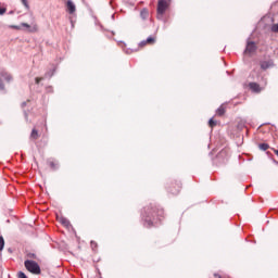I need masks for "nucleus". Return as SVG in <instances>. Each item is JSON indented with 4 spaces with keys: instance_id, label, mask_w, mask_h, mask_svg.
I'll return each instance as SVG.
<instances>
[{
    "instance_id": "nucleus-9",
    "label": "nucleus",
    "mask_w": 278,
    "mask_h": 278,
    "mask_svg": "<svg viewBox=\"0 0 278 278\" xmlns=\"http://www.w3.org/2000/svg\"><path fill=\"white\" fill-rule=\"evenodd\" d=\"M22 27H26L30 34H36L38 31V24H33L31 26L27 23H22Z\"/></svg>"
},
{
    "instance_id": "nucleus-26",
    "label": "nucleus",
    "mask_w": 278,
    "mask_h": 278,
    "mask_svg": "<svg viewBox=\"0 0 278 278\" xmlns=\"http://www.w3.org/2000/svg\"><path fill=\"white\" fill-rule=\"evenodd\" d=\"M0 90H3V80L0 79Z\"/></svg>"
},
{
    "instance_id": "nucleus-3",
    "label": "nucleus",
    "mask_w": 278,
    "mask_h": 278,
    "mask_svg": "<svg viewBox=\"0 0 278 278\" xmlns=\"http://www.w3.org/2000/svg\"><path fill=\"white\" fill-rule=\"evenodd\" d=\"M24 266L28 273H31L33 275H40V265L36 263L35 261H25Z\"/></svg>"
},
{
    "instance_id": "nucleus-8",
    "label": "nucleus",
    "mask_w": 278,
    "mask_h": 278,
    "mask_svg": "<svg viewBox=\"0 0 278 278\" xmlns=\"http://www.w3.org/2000/svg\"><path fill=\"white\" fill-rule=\"evenodd\" d=\"M66 10L68 14H75L77 8L75 7V3L72 0H68L66 2Z\"/></svg>"
},
{
    "instance_id": "nucleus-21",
    "label": "nucleus",
    "mask_w": 278,
    "mask_h": 278,
    "mask_svg": "<svg viewBox=\"0 0 278 278\" xmlns=\"http://www.w3.org/2000/svg\"><path fill=\"white\" fill-rule=\"evenodd\" d=\"M271 31H274V34H278V24H274L271 26Z\"/></svg>"
},
{
    "instance_id": "nucleus-23",
    "label": "nucleus",
    "mask_w": 278,
    "mask_h": 278,
    "mask_svg": "<svg viewBox=\"0 0 278 278\" xmlns=\"http://www.w3.org/2000/svg\"><path fill=\"white\" fill-rule=\"evenodd\" d=\"M27 257H29L30 260H37V256L35 253L27 254Z\"/></svg>"
},
{
    "instance_id": "nucleus-7",
    "label": "nucleus",
    "mask_w": 278,
    "mask_h": 278,
    "mask_svg": "<svg viewBox=\"0 0 278 278\" xmlns=\"http://www.w3.org/2000/svg\"><path fill=\"white\" fill-rule=\"evenodd\" d=\"M249 88L250 90H252V92H256V93H260L262 92V90H264V88H262L257 83H250Z\"/></svg>"
},
{
    "instance_id": "nucleus-13",
    "label": "nucleus",
    "mask_w": 278,
    "mask_h": 278,
    "mask_svg": "<svg viewBox=\"0 0 278 278\" xmlns=\"http://www.w3.org/2000/svg\"><path fill=\"white\" fill-rule=\"evenodd\" d=\"M140 17L142 18V21H147V18H149V10L142 9L140 11Z\"/></svg>"
},
{
    "instance_id": "nucleus-17",
    "label": "nucleus",
    "mask_w": 278,
    "mask_h": 278,
    "mask_svg": "<svg viewBox=\"0 0 278 278\" xmlns=\"http://www.w3.org/2000/svg\"><path fill=\"white\" fill-rule=\"evenodd\" d=\"M270 147L268 146V143H261L258 146V149H261V151H268Z\"/></svg>"
},
{
    "instance_id": "nucleus-12",
    "label": "nucleus",
    "mask_w": 278,
    "mask_h": 278,
    "mask_svg": "<svg viewBox=\"0 0 278 278\" xmlns=\"http://www.w3.org/2000/svg\"><path fill=\"white\" fill-rule=\"evenodd\" d=\"M59 223H61V225H63V227H71V222L65 217H60Z\"/></svg>"
},
{
    "instance_id": "nucleus-15",
    "label": "nucleus",
    "mask_w": 278,
    "mask_h": 278,
    "mask_svg": "<svg viewBox=\"0 0 278 278\" xmlns=\"http://www.w3.org/2000/svg\"><path fill=\"white\" fill-rule=\"evenodd\" d=\"M1 77H3L5 81H10L12 79V75L8 72H1Z\"/></svg>"
},
{
    "instance_id": "nucleus-11",
    "label": "nucleus",
    "mask_w": 278,
    "mask_h": 278,
    "mask_svg": "<svg viewBox=\"0 0 278 278\" xmlns=\"http://www.w3.org/2000/svg\"><path fill=\"white\" fill-rule=\"evenodd\" d=\"M225 112H227V106H225V104H222L217 109L216 114H217V116H225Z\"/></svg>"
},
{
    "instance_id": "nucleus-27",
    "label": "nucleus",
    "mask_w": 278,
    "mask_h": 278,
    "mask_svg": "<svg viewBox=\"0 0 278 278\" xmlns=\"http://www.w3.org/2000/svg\"><path fill=\"white\" fill-rule=\"evenodd\" d=\"M214 278H223L220 274H214Z\"/></svg>"
},
{
    "instance_id": "nucleus-22",
    "label": "nucleus",
    "mask_w": 278,
    "mask_h": 278,
    "mask_svg": "<svg viewBox=\"0 0 278 278\" xmlns=\"http://www.w3.org/2000/svg\"><path fill=\"white\" fill-rule=\"evenodd\" d=\"M22 3L26 8V10H29V2H27V0H22Z\"/></svg>"
},
{
    "instance_id": "nucleus-10",
    "label": "nucleus",
    "mask_w": 278,
    "mask_h": 278,
    "mask_svg": "<svg viewBox=\"0 0 278 278\" xmlns=\"http://www.w3.org/2000/svg\"><path fill=\"white\" fill-rule=\"evenodd\" d=\"M260 66H261L262 71H268V68H270V66H273V61H261Z\"/></svg>"
},
{
    "instance_id": "nucleus-18",
    "label": "nucleus",
    "mask_w": 278,
    "mask_h": 278,
    "mask_svg": "<svg viewBox=\"0 0 278 278\" xmlns=\"http://www.w3.org/2000/svg\"><path fill=\"white\" fill-rule=\"evenodd\" d=\"M208 127H211L212 129H214V127H216V121H214V118H211L208 121Z\"/></svg>"
},
{
    "instance_id": "nucleus-20",
    "label": "nucleus",
    "mask_w": 278,
    "mask_h": 278,
    "mask_svg": "<svg viewBox=\"0 0 278 278\" xmlns=\"http://www.w3.org/2000/svg\"><path fill=\"white\" fill-rule=\"evenodd\" d=\"M91 249H92V251H97V249H98V247H99V244L97 243V241H91Z\"/></svg>"
},
{
    "instance_id": "nucleus-2",
    "label": "nucleus",
    "mask_w": 278,
    "mask_h": 278,
    "mask_svg": "<svg viewBox=\"0 0 278 278\" xmlns=\"http://www.w3.org/2000/svg\"><path fill=\"white\" fill-rule=\"evenodd\" d=\"M173 0H159L156 8V18L162 21L164 14H166V10L170 8V3Z\"/></svg>"
},
{
    "instance_id": "nucleus-28",
    "label": "nucleus",
    "mask_w": 278,
    "mask_h": 278,
    "mask_svg": "<svg viewBox=\"0 0 278 278\" xmlns=\"http://www.w3.org/2000/svg\"><path fill=\"white\" fill-rule=\"evenodd\" d=\"M13 29H21L20 26H12Z\"/></svg>"
},
{
    "instance_id": "nucleus-24",
    "label": "nucleus",
    "mask_w": 278,
    "mask_h": 278,
    "mask_svg": "<svg viewBox=\"0 0 278 278\" xmlns=\"http://www.w3.org/2000/svg\"><path fill=\"white\" fill-rule=\"evenodd\" d=\"M5 12H8V9L0 8V16H3V14H5Z\"/></svg>"
},
{
    "instance_id": "nucleus-14",
    "label": "nucleus",
    "mask_w": 278,
    "mask_h": 278,
    "mask_svg": "<svg viewBox=\"0 0 278 278\" xmlns=\"http://www.w3.org/2000/svg\"><path fill=\"white\" fill-rule=\"evenodd\" d=\"M30 138L33 140H38V138H40V135H38V130L36 128L31 130Z\"/></svg>"
},
{
    "instance_id": "nucleus-19",
    "label": "nucleus",
    "mask_w": 278,
    "mask_h": 278,
    "mask_svg": "<svg viewBox=\"0 0 278 278\" xmlns=\"http://www.w3.org/2000/svg\"><path fill=\"white\" fill-rule=\"evenodd\" d=\"M3 247H5V240L3 237H0V251H3Z\"/></svg>"
},
{
    "instance_id": "nucleus-4",
    "label": "nucleus",
    "mask_w": 278,
    "mask_h": 278,
    "mask_svg": "<svg viewBox=\"0 0 278 278\" xmlns=\"http://www.w3.org/2000/svg\"><path fill=\"white\" fill-rule=\"evenodd\" d=\"M168 192H170V194H179V192H181V181H174L170 182L169 187H168Z\"/></svg>"
},
{
    "instance_id": "nucleus-1",
    "label": "nucleus",
    "mask_w": 278,
    "mask_h": 278,
    "mask_svg": "<svg viewBox=\"0 0 278 278\" xmlns=\"http://www.w3.org/2000/svg\"><path fill=\"white\" fill-rule=\"evenodd\" d=\"M142 218L144 227L149 229L153 227L154 220H162L164 218V208L157 207L155 204H149L143 208Z\"/></svg>"
},
{
    "instance_id": "nucleus-5",
    "label": "nucleus",
    "mask_w": 278,
    "mask_h": 278,
    "mask_svg": "<svg viewBox=\"0 0 278 278\" xmlns=\"http://www.w3.org/2000/svg\"><path fill=\"white\" fill-rule=\"evenodd\" d=\"M256 51H257V45H255V42H253V41H248L245 50H244V54L252 55Z\"/></svg>"
},
{
    "instance_id": "nucleus-25",
    "label": "nucleus",
    "mask_w": 278,
    "mask_h": 278,
    "mask_svg": "<svg viewBox=\"0 0 278 278\" xmlns=\"http://www.w3.org/2000/svg\"><path fill=\"white\" fill-rule=\"evenodd\" d=\"M40 81H42V77H36V78H35V83H36V84H40Z\"/></svg>"
},
{
    "instance_id": "nucleus-16",
    "label": "nucleus",
    "mask_w": 278,
    "mask_h": 278,
    "mask_svg": "<svg viewBox=\"0 0 278 278\" xmlns=\"http://www.w3.org/2000/svg\"><path fill=\"white\" fill-rule=\"evenodd\" d=\"M48 165L50 166V168H52V170H55V168H58V163H55V161L53 160L48 161Z\"/></svg>"
},
{
    "instance_id": "nucleus-6",
    "label": "nucleus",
    "mask_w": 278,
    "mask_h": 278,
    "mask_svg": "<svg viewBox=\"0 0 278 278\" xmlns=\"http://www.w3.org/2000/svg\"><path fill=\"white\" fill-rule=\"evenodd\" d=\"M157 38L156 37H148L147 40H143L139 43V47H147V45H155Z\"/></svg>"
}]
</instances>
